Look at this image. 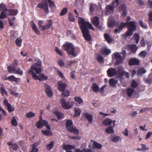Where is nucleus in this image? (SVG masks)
I'll return each instance as SVG.
<instances>
[{"instance_id":"f03ea898","label":"nucleus","mask_w":152,"mask_h":152,"mask_svg":"<svg viewBox=\"0 0 152 152\" xmlns=\"http://www.w3.org/2000/svg\"><path fill=\"white\" fill-rule=\"evenodd\" d=\"M78 24L85 39L90 41L91 37L89 34V28L93 30H94L92 24L89 22L85 21L82 18H79Z\"/></svg>"},{"instance_id":"bb28decb","label":"nucleus","mask_w":152,"mask_h":152,"mask_svg":"<svg viewBox=\"0 0 152 152\" xmlns=\"http://www.w3.org/2000/svg\"><path fill=\"white\" fill-rule=\"evenodd\" d=\"M104 36L105 39L109 43H111L113 41L112 39L111 38L109 34L107 33H105L104 34Z\"/></svg>"},{"instance_id":"a18cd8bd","label":"nucleus","mask_w":152,"mask_h":152,"mask_svg":"<svg viewBox=\"0 0 152 152\" xmlns=\"http://www.w3.org/2000/svg\"><path fill=\"white\" fill-rule=\"evenodd\" d=\"M94 145L97 149H101L102 147V145L101 144L98 143L97 142L94 141L93 142Z\"/></svg>"},{"instance_id":"f257e3e1","label":"nucleus","mask_w":152,"mask_h":152,"mask_svg":"<svg viewBox=\"0 0 152 152\" xmlns=\"http://www.w3.org/2000/svg\"><path fill=\"white\" fill-rule=\"evenodd\" d=\"M136 23L134 21L129 22H121L119 24H116V27L117 28L115 29L114 33L116 34L120 33L124 28L126 26H128V30L125 33V35L128 37L133 34V32L136 29Z\"/></svg>"},{"instance_id":"0eeeda50","label":"nucleus","mask_w":152,"mask_h":152,"mask_svg":"<svg viewBox=\"0 0 152 152\" xmlns=\"http://www.w3.org/2000/svg\"><path fill=\"white\" fill-rule=\"evenodd\" d=\"M44 126L46 127L47 129L50 130V127L49 126L48 122L45 120H42V117L40 116L39 117V121L36 123V126L38 128H41Z\"/></svg>"},{"instance_id":"864d4df0","label":"nucleus","mask_w":152,"mask_h":152,"mask_svg":"<svg viewBox=\"0 0 152 152\" xmlns=\"http://www.w3.org/2000/svg\"><path fill=\"white\" fill-rule=\"evenodd\" d=\"M96 59L100 63H102L104 61L103 57L100 55H99Z\"/></svg>"},{"instance_id":"dca6fc26","label":"nucleus","mask_w":152,"mask_h":152,"mask_svg":"<svg viewBox=\"0 0 152 152\" xmlns=\"http://www.w3.org/2000/svg\"><path fill=\"white\" fill-rule=\"evenodd\" d=\"M108 75L109 77H113L116 75L117 73L116 69L112 67L110 68L107 71Z\"/></svg>"},{"instance_id":"c85d7f7f","label":"nucleus","mask_w":152,"mask_h":152,"mask_svg":"<svg viewBox=\"0 0 152 152\" xmlns=\"http://www.w3.org/2000/svg\"><path fill=\"white\" fill-rule=\"evenodd\" d=\"M54 114L55 115L58 119H61L64 118V115L58 111H56L54 112Z\"/></svg>"},{"instance_id":"f3484780","label":"nucleus","mask_w":152,"mask_h":152,"mask_svg":"<svg viewBox=\"0 0 152 152\" xmlns=\"http://www.w3.org/2000/svg\"><path fill=\"white\" fill-rule=\"evenodd\" d=\"M114 56L116 60V63L118 64L123 62V57H122L120 54L119 53L115 52L114 54Z\"/></svg>"},{"instance_id":"2eb2a0df","label":"nucleus","mask_w":152,"mask_h":152,"mask_svg":"<svg viewBox=\"0 0 152 152\" xmlns=\"http://www.w3.org/2000/svg\"><path fill=\"white\" fill-rule=\"evenodd\" d=\"M140 63V60L136 58H133L129 61L128 64L130 66L138 65Z\"/></svg>"},{"instance_id":"393cba45","label":"nucleus","mask_w":152,"mask_h":152,"mask_svg":"<svg viewBox=\"0 0 152 152\" xmlns=\"http://www.w3.org/2000/svg\"><path fill=\"white\" fill-rule=\"evenodd\" d=\"M15 20L16 18L14 16L10 18H8V20L10 26H12L13 27L14 26Z\"/></svg>"},{"instance_id":"58836bf2","label":"nucleus","mask_w":152,"mask_h":152,"mask_svg":"<svg viewBox=\"0 0 152 152\" xmlns=\"http://www.w3.org/2000/svg\"><path fill=\"white\" fill-rule=\"evenodd\" d=\"M105 9L107 12L110 13L111 12V11L113 10L114 7L110 5H107Z\"/></svg>"},{"instance_id":"cd10ccee","label":"nucleus","mask_w":152,"mask_h":152,"mask_svg":"<svg viewBox=\"0 0 152 152\" xmlns=\"http://www.w3.org/2000/svg\"><path fill=\"white\" fill-rule=\"evenodd\" d=\"M0 92L2 95L7 94V92L5 90V88L3 84L0 85Z\"/></svg>"},{"instance_id":"412c9836","label":"nucleus","mask_w":152,"mask_h":152,"mask_svg":"<svg viewBox=\"0 0 152 152\" xmlns=\"http://www.w3.org/2000/svg\"><path fill=\"white\" fill-rule=\"evenodd\" d=\"M67 130L77 135H78L79 134V130L75 127L72 126L67 129Z\"/></svg>"},{"instance_id":"f704fd0d","label":"nucleus","mask_w":152,"mask_h":152,"mask_svg":"<svg viewBox=\"0 0 152 152\" xmlns=\"http://www.w3.org/2000/svg\"><path fill=\"white\" fill-rule=\"evenodd\" d=\"M118 82V81L115 80L113 78L110 79L109 82V85L111 86H113L115 84H116Z\"/></svg>"},{"instance_id":"a19ab883","label":"nucleus","mask_w":152,"mask_h":152,"mask_svg":"<svg viewBox=\"0 0 152 152\" xmlns=\"http://www.w3.org/2000/svg\"><path fill=\"white\" fill-rule=\"evenodd\" d=\"M146 72V70L144 68H139L137 70V74L139 75H141L145 74Z\"/></svg>"},{"instance_id":"052dcab7","label":"nucleus","mask_w":152,"mask_h":152,"mask_svg":"<svg viewBox=\"0 0 152 152\" xmlns=\"http://www.w3.org/2000/svg\"><path fill=\"white\" fill-rule=\"evenodd\" d=\"M55 50L56 53L60 55L61 56H62L63 55V53L61 50H60L58 49L57 47H56L55 48Z\"/></svg>"},{"instance_id":"4468645a","label":"nucleus","mask_w":152,"mask_h":152,"mask_svg":"<svg viewBox=\"0 0 152 152\" xmlns=\"http://www.w3.org/2000/svg\"><path fill=\"white\" fill-rule=\"evenodd\" d=\"M57 88L60 91H63L67 86V83L63 82L62 80L59 81L58 83Z\"/></svg>"},{"instance_id":"7c9ffc66","label":"nucleus","mask_w":152,"mask_h":152,"mask_svg":"<svg viewBox=\"0 0 152 152\" xmlns=\"http://www.w3.org/2000/svg\"><path fill=\"white\" fill-rule=\"evenodd\" d=\"M31 27L33 29L36 33L38 35H39L40 34V31L38 30V28L37 27L35 23L33 22V23L32 26Z\"/></svg>"},{"instance_id":"4be33fe9","label":"nucleus","mask_w":152,"mask_h":152,"mask_svg":"<svg viewBox=\"0 0 152 152\" xmlns=\"http://www.w3.org/2000/svg\"><path fill=\"white\" fill-rule=\"evenodd\" d=\"M100 52L103 55H108L111 53V50L105 48L101 49Z\"/></svg>"},{"instance_id":"2f4dec72","label":"nucleus","mask_w":152,"mask_h":152,"mask_svg":"<svg viewBox=\"0 0 152 152\" xmlns=\"http://www.w3.org/2000/svg\"><path fill=\"white\" fill-rule=\"evenodd\" d=\"M129 48L134 53L136 52L138 49L136 45L134 44H132L129 45Z\"/></svg>"},{"instance_id":"9d476101","label":"nucleus","mask_w":152,"mask_h":152,"mask_svg":"<svg viewBox=\"0 0 152 152\" xmlns=\"http://www.w3.org/2000/svg\"><path fill=\"white\" fill-rule=\"evenodd\" d=\"M118 9L119 12L121 13V16L124 17L127 14L126 7L124 4H121L119 7Z\"/></svg>"},{"instance_id":"c756f323","label":"nucleus","mask_w":152,"mask_h":152,"mask_svg":"<svg viewBox=\"0 0 152 152\" xmlns=\"http://www.w3.org/2000/svg\"><path fill=\"white\" fill-rule=\"evenodd\" d=\"M112 123V121L111 119L107 118L103 121V124L105 126H108L110 125Z\"/></svg>"},{"instance_id":"1a4fd4ad","label":"nucleus","mask_w":152,"mask_h":152,"mask_svg":"<svg viewBox=\"0 0 152 152\" xmlns=\"http://www.w3.org/2000/svg\"><path fill=\"white\" fill-rule=\"evenodd\" d=\"M37 7L44 10L46 14L49 12L48 6L46 0L42 1L37 5Z\"/></svg>"},{"instance_id":"09e8293b","label":"nucleus","mask_w":152,"mask_h":152,"mask_svg":"<svg viewBox=\"0 0 152 152\" xmlns=\"http://www.w3.org/2000/svg\"><path fill=\"white\" fill-rule=\"evenodd\" d=\"M22 42V39L20 38H17L16 39L15 43L16 45L19 47H20L21 46V42Z\"/></svg>"},{"instance_id":"b1692460","label":"nucleus","mask_w":152,"mask_h":152,"mask_svg":"<svg viewBox=\"0 0 152 152\" xmlns=\"http://www.w3.org/2000/svg\"><path fill=\"white\" fill-rule=\"evenodd\" d=\"M91 88L93 91L96 93L99 91V88L98 85L96 83H94L92 84Z\"/></svg>"},{"instance_id":"aec40b11","label":"nucleus","mask_w":152,"mask_h":152,"mask_svg":"<svg viewBox=\"0 0 152 152\" xmlns=\"http://www.w3.org/2000/svg\"><path fill=\"white\" fill-rule=\"evenodd\" d=\"M126 92L128 96L129 97H131L132 96L135 91L134 89L132 88H129L127 89Z\"/></svg>"},{"instance_id":"37998d69","label":"nucleus","mask_w":152,"mask_h":152,"mask_svg":"<svg viewBox=\"0 0 152 152\" xmlns=\"http://www.w3.org/2000/svg\"><path fill=\"white\" fill-rule=\"evenodd\" d=\"M68 20L70 22H73L75 20V18L71 12L68 14Z\"/></svg>"},{"instance_id":"69168bd1","label":"nucleus","mask_w":152,"mask_h":152,"mask_svg":"<svg viewBox=\"0 0 152 152\" xmlns=\"http://www.w3.org/2000/svg\"><path fill=\"white\" fill-rule=\"evenodd\" d=\"M120 54L121 56H121L123 57V59L125 58L126 54V51L124 50H122V52L120 53Z\"/></svg>"},{"instance_id":"680f3d73","label":"nucleus","mask_w":152,"mask_h":152,"mask_svg":"<svg viewBox=\"0 0 152 152\" xmlns=\"http://www.w3.org/2000/svg\"><path fill=\"white\" fill-rule=\"evenodd\" d=\"M75 61H67L66 62V66L67 67H68L70 66L71 65L72 63L75 62Z\"/></svg>"},{"instance_id":"39448f33","label":"nucleus","mask_w":152,"mask_h":152,"mask_svg":"<svg viewBox=\"0 0 152 152\" xmlns=\"http://www.w3.org/2000/svg\"><path fill=\"white\" fill-rule=\"evenodd\" d=\"M42 64L41 61L38 59L37 63L33 64L31 66L30 70L28 71V73L31 75L33 78L35 77L37 78V75L34 72L37 74L40 73L42 70Z\"/></svg>"},{"instance_id":"f8f14e48","label":"nucleus","mask_w":152,"mask_h":152,"mask_svg":"<svg viewBox=\"0 0 152 152\" xmlns=\"http://www.w3.org/2000/svg\"><path fill=\"white\" fill-rule=\"evenodd\" d=\"M9 72L10 73H13L14 74H19L20 75H22L23 74V72L20 68H16L14 69H11L10 67H9Z\"/></svg>"},{"instance_id":"473e14b6","label":"nucleus","mask_w":152,"mask_h":152,"mask_svg":"<svg viewBox=\"0 0 152 152\" xmlns=\"http://www.w3.org/2000/svg\"><path fill=\"white\" fill-rule=\"evenodd\" d=\"M112 126H110L107 128L106 129V132L108 134L113 133H114V130L113 129Z\"/></svg>"},{"instance_id":"49530a36","label":"nucleus","mask_w":152,"mask_h":152,"mask_svg":"<svg viewBox=\"0 0 152 152\" xmlns=\"http://www.w3.org/2000/svg\"><path fill=\"white\" fill-rule=\"evenodd\" d=\"M35 115V113H33L32 112H29L28 113H26V118H28L34 117Z\"/></svg>"},{"instance_id":"774afa93","label":"nucleus","mask_w":152,"mask_h":152,"mask_svg":"<svg viewBox=\"0 0 152 152\" xmlns=\"http://www.w3.org/2000/svg\"><path fill=\"white\" fill-rule=\"evenodd\" d=\"M148 20L152 22V11H151L148 13Z\"/></svg>"},{"instance_id":"603ef678","label":"nucleus","mask_w":152,"mask_h":152,"mask_svg":"<svg viewBox=\"0 0 152 152\" xmlns=\"http://www.w3.org/2000/svg\"><path fill=\"white\" fill-rule=\"evenodd\" d=\"M75 113L74 115V117H76L80 115L81 113V110L77 108L75 109Z\"/></svg>"},{"instance_id":"9b49d317","label":"nucleus","mask_w":152,"mask_h":152,"mask_svg":"<svg viewBox=\"0 0 152 152\" xmlns=\"http://www.w3.org/2000/svg\"><path fill=\"white\" fill-rule=\"evenodd\" d=\"M44 87L45 93L49 97H51L53 96V92L51 87L46 84L44 85Z\"/></svg>"},{"instance_id":"5701e85b","label":"nucleus","mask_w":152,"mask_h":152,"mask_svg":"<svg viewBox=\"0 0 152 152\" xmlns=\"http://www.w3.org/2000/svg\"><path fill=\"white\" fill-rule=\"evenodd\" d=\"M83 114L89 122L91 123L93 121V117L92 115L87 113H84Z\"/></svg>"},{"instance_id":"72a5a7b5","label":"nucleus","mask_w":152,"mask_h":152,"mask_svg":"<svg viewBox=\"0 0 152 152\" xmlns=\"http://www.w3.org/2000/svg\"><path fill=\"white\" fill-rule=\"evenodd\" d=\"M73 122L70 120H68L66 121V127L67 130L72 127L71 126Z\"/></svg>"},{"instance_id":"8fccbe9b","label":"nucleus","mask_w":152,"mask_h":152,"mask_svg":"<svg viewBox=\"0 0 152 152\" xmlns=\"http://www.w3.org/2000/svg\"><path fill=\"white\" fill-rule=\"evenodd\" d=\"M139 23L140 24V26L141 27L144 28H147L148 26L147 24L145 23H144L141 20H139Z\"/></svg>"},{"instance_id":"20e7f679","label":"nucleus","mask_w":152,"mask_h":152,"mask_svg":"<svg viewBox=\"0 0 152 152\" xmlns=\"http://www.w3.org/2000/svg\"><path fill=\"white\" fill-rule=\"evenodd\" d=\"M62 48L66 51L67 53L73 57L77 56L79 52L80 49L78 48H75L73 45L70 42H66L63 45Z\"/></svg>"},{"instance_id":"338daca9","label":"nucleus","mask_w":152,"mask_h":152,"mask_svg":"<svg viewBox=\"0 0 152 152\" xmlns=\"http://www.w3.org/2000/svg\"><path fill=\"white\" fill-rule=\"evenodd\" d=\"M12 147V149L13 150L16 151L18 149V146L16 144L13 143Z\"/></svg>"},{"instance_id":"c03bdc74","label":"nucleus","mask_w":152,"mask_h":152,"mask_svg":"<svg viewBox=\"0 0 152 152\" xmlns=\"http://www.w3.org/2000/svg\"><path fill=\"white\" fill-rule=\"evenodd\" d=\"M147 53L146 51L145 50L142 51L139 53V56L143 58H144L146 56Z\"/></svg>"},{"instance_id":"a211bd4d","label":"nucleus","mask_w":152,"mask_h":152,"mask_svg":"<svg viewBox=\"0 0 152 152\" xmlns=\"http://www.w3.org/2000/svg\"><path fill=\"white\" fill-rule=\"evenodd\" d=\"M92 23L94 26L97 28H100L99 25L100 22L99 18L97 16H95L93 18L92 20Z\"/></svg>"},{"instance_id":"e433bc0d","label":"nucleus","mask_w":152,"mask_h":152,"mask_svg":"<svg viewBox=\"0 0 152 152\" xmlns=\"http://www.w3.org/2000/svg\"><path fill=\"white\" fill-rule=\"evenodd\" d=\"M42 133L45 136H52L53 134L50 130H42Z\"/></svg>"},{"instance_id":"6ab92c4d","label":"nucleus","mask_w":152,"mask_h":152,"mask_svg":"<svg viewBox=\"0 0 152 152\" xmlns=\"http://www.w3.org/2000/svg\"><path fill=\"white\" fill-rule=\"evenodd\" d=\"M33 78L36 80H38L39 81H41L47 80L48 79V77L45 75L43 74H40L39 76L37 75V78H35V77H33Z\"/></svg>"},{"instance_id":"4d7b16f0","label":"nucleus","mask_w":152,"mask_h":152,"mask_svg":"<svg viewBox=\"0 0 152 152\" xmlns=\"http://www.w3.org/2000/svg\"><path fill=\"white\" fill-rule=\"evenodd\" d=\"M134 39L136 41V44L138 43L140 39L139 35L137 33H135L134 34Z\"/></svg>"},{"instance_id":"423d86ee","label":"nucleus","mask_w":152,"mask_h":152,"mask_svg":"<svg viewBox=\"0 0 152 152\" xmlns=\"http://www.w3.org/2000/svg\"><path fill=\"white\" fill-rule=\"evenodd\" d=\"M47 23L45 25H42L43 21L40 20L38 21V24L39 29L41 31L45 30L46 29H49L53 24V21L51 20H47Z\"/></svg>"},{"instance_id":"a878e982","label":"nucleus","mask_w":152,"mask_h":152,"mask_svg":"<svg viewBox=\"0 0 152 152\" xmlns=\"http://www.w3.org/2000/svg\"><path fill=\"white\" fill-rule=\"evenodd\" d=\"M18 61L16 59H15L12 64L7 66V69L8 70V72H9V67H10L11 68V69H15V68H16L17 66L18 65Z\"/></svg>"},{"instance_id":"6e6552de","label":"nucleus","mask_w":152,"mask_h":152,"mask_svg":"<svg viewBox=\"0 0 152 152\" xmlns=\"http://www.w3.org/2000/svg\"><path fill=\"white\" fill-rule=\"evenodd\" d=\"M62 107L65 109H69L73 106V104L70 102H66L64 99H61L60 101Z\"/></svg>"},{"instance_id":"4c0bfd02","label":"nucleus","mask_w":152,"mask_h":152,"mask_svg":"<svg viewBox=\"0 0 152 152\" xmlns=\"http://www.w3.org/2000/svg\"><path fill=\"white\" fill-rule=\"evenodd\" d=\"M139 84L134 79H133L131 84L132 88L134 89L137 88Z\"/></svg>"},{"instance_id":"ea45409f","label":"nucleus","mask_w":152,"mask_h":152,"mask_svg":"<svg viewBox=\"0 0 152 152\" xmlns=\"http://www.w3.org/2000/svg\"><path fill=\"white\" fill-rule=\"evenodd\" d=\"M75 147L73 146L70 145H65L64 147V149L66 151H68V150H70L73 149H74Z\"/></svg>"},{"instance_id":"c9c22d12","label":"nucleus","mask_w":152,"mask_h":152,"mask_svg":"<svg viewBox=\"0 0 152 152\" xmlns=\"http://www.w3.org/2000/svg\"><path fill=\"white\" fill-rule=\"evenodd\" d=\"M62 92L61 95L65 97H68L70 95V92L67 89H65L63 91H61Z\"/></svg>"},{"instance_id":"5fc2aeb1","label":"nucleus","mask_w":152,"mask_h":152,"mask_svg":"<svg viewBox=\"0 0 152 152\" xmlns=\"http://www.w3.org/2000/svg\"><path fill=\"white\" fill-rule=\"evenodd\" d=\"M15 77L14 75H11L8 77L6 79L10 82H14Z\"/></svg>"},{"instance_id":"bf43d9fd","label":"nucleus","mask_w":152,"mask_h":152,"mask_svg":"<svg viewBox=\"0 0 152 152\" xmlns=\"http://www.w3.org/2000/svg\"><path fill=\"white\" fill-rule=\"evenodd\" d=\"M119 140L120 141L121 140V139L120 137L118 136H115L113 138L112 141L113 142H117Z\"/></svg>"},{"instance_id":"e2e57ef3","label":"nucleus","mask_w":152,"mask_h":152,"mask_svg":"<svg viewBox=\"0 0 152 152\" xmlns=\"http://www.w3.org/2000/svg\"><path fill=\"white\" fill-rule=\"evenodd\" d=\"M145 82L148 84H150L152 83V78L151 77H149L148 76V78L146 80Z\"/></svg>"},{"instance_id":"6e6d98bb","label":"nucleus","mask_w":152,"mask_h":152,"mask_svg":"<svg viewBox=\"0 0 152 152\" xmlns=\"http://www.w3.org/2000/svg\"><path fill=\"white\" fill-rule=\"evenodd\" d=\"M54 143V141H52L50 144H48L46 146L47 149L48 150H50L52 149Z\"/></svg>"},{"instance_id":"13d9d810","label":"nucleus","mask_w":152,"mask_h":152,"mask_svg":"<svg viewBox=\"0 0 152 152\" xmlns=\"http://www.w3.org/2000/svg\"><path fill=\"white\" fill-rule=\"evenodd\" d=\"M58 63L61 67H63L65 65V63L63 60L61 59L58 60Z\"/></svg>"},{"instance_id":"79ce46f5","label":"nucleus","mask_w":152,"mask_h":152,"mask_svg":"<svg viewBox=\"0 0 152 152\" xmlns=\"http://www.w3.org/2000/svg\"><path fill=\"white\" fill-rule=\"evenodd\" d=\"M75 101L78 104H80L83 102L82 99L79 96H75L74 97Z\"/></svg>"},{"instance_id":"3c124183","label":"nucleus","mask_w":152,"mask_h":152,"mask_svg":"<svg viewBox=\"0 0 152 152\" xmlns=\"http://www.w3.org/2000/svg\"><path fill=\"white\" fill-rule=\"evenodd\" d=\"M120 75L121 76L124 75L125 77L126 78H129L130 75L129 73L125 71H122L120 73Z\"/></svg>"},{"instance_id":"7ed1b4c3","label":"nucleus","mask_w":152,"mask_h":152,"mask_svg":"<svg viewBox=\"0 0 152 152\" xmlns=\"http://www.w3.org/2000/svg\"><path fill=\"white\" fill-rule=\"evenodd\" d=\"M0 19H4L7 18L8 16H15L18 13L17 10L12 9H7L5 5L3 4L0 5Z\"/></svg>"},{"instance_id":"de8ad7c7","label":"nucleus","mask_w":152,"mask_h":152,"mask_svg":"<svg viewBox=\"0 0 152 152\" xmlns=\"http://www.w3.org/2000/svg\"><path fill=\"white\" fill-rule=\"evenodd\" d=\"M68 11V9L67 8H65L63 9L61 11L60 13V16H62L66 14Z\"/></svg>"},{"instance_id":"ddd939ff","label":"nucleus","mask_w":152,"mask_h":152,"mask_svg":"<svg viewBox=\"0 0 152 152\" xmlns=\"http://www.w3.org/2000/svg\"><path fill=\"white\" fill-rule=\"evenodd\" d=\"M3 104L6 107L9 112H11L14 111L15 108L11 106L7 99H5L3 102Z\"/></svg>"},{"instance_id":"0e129e2a","label":"nucleus","mask_w":152,"mask_h":152,"mask_svg":"<svg viewBox=\"0 0 152 152\" xmlns=\"http://www.w3.org/2000/svg\"><path fill=\"white\" fill-rule=\"evenodd\" d=\"M11 124L14 126H16L18 125V123L16 119L14 118L11 120Z\"/></svg>"}]
</instances>
